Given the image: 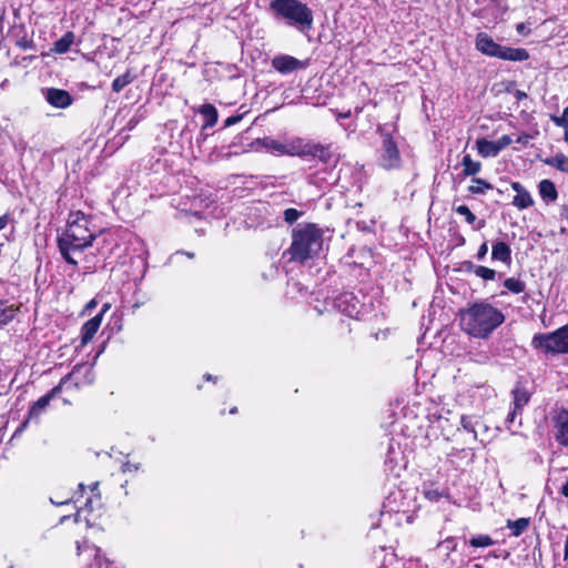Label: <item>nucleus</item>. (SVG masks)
Instances as JSON below:
<instances>
[{
	"instance_id": "3c124183",
	"label": "nucleus",
	"mask_w": 568,
	"mask_h": 568,
	"mask_svg": "<svg viewBox=\"0 0 568 568\" xmlns=\"http://www.w3.org/2000/svg\"><path fill=\"white\" fill-rule=\"evenodd\" d=\"M97 306V302L94 300H91L88 304H87V310H92Z\"/></svg>"
},
{
	"instance_id": "a211bd4d",
	"label": "nucleus",
	"mask_w": 568,
	"mask_h": 568,
	"mask_svg": "<svg viewBox=\"0 0 568 568\" xmlns=\"http://www.w3.org/2000/svg\"><path fill=\"white\" fill-rule=\"evenodd\" d=\"M478 153L484 158H494L497 156L499 150L495 143V141H488L486 139H479L476 142Z\"/></svg>"
},
{
	"instance_id": "49530a36",
	"label": "nucleus",
	"mask_w": 568,
	"mask_h": 568,
	"mask_svg": "<svg viewBox=\"0 0 568 568\" xmlns=\"http://www.w3.org/2000/svg\"><path fill=\"white\" fill-rule=\"evenodd\" d=\"M560 493L562 496L568 498V477H567V480L565 481V484L561 486Z\"/></svg>"
},
{
	"instance_id": "7c9ffc66",
	"label": "nucleus",
	"mask_w": 568,
	"mask_h": 568,
	"mask_svg": "<svg viewBox=\"0 0 568 568\" xmlns=\"http://www.w3.org/2000/svg\"><path fill=\"white\" fill-rule=\"evenodd\" d=\"M504 286L514 294L523 293L526 288L525 283L515 277L506 278L504 282Z\"/></svg>"
},
{
	"instance_id": "a19ab883",
	"label": "nucleus",
	"mask_w": 568,
	"mask_h": 568,
	"mask_svg": "<svg viewBox=\"0 0 568 568\" xmlns=\"http://www.w3.org/2000/svg\"><path fill=\"white\" fill-rule=\"evenodd\" d=\"M139 469H140V464H132L130 462L123 463L122 467H121V470L123 473L138 471Z\"/></svg>"
},
{
	"instance_id": "4be33fe9",
	"label": "nucleus",
	"mask_w": 568,
	"mask_h": 568,
	"mask_svg": "<svg viewBox=\"0 0 568 568\" xmlns=\"http://www.w3.org/2000/svg\"><path fill=\"white\" fill-rule=\"evenodd\" d=\"M135 79V75L130 71L128 70L125 73L116 77L113 82H112V90L115 92V93H119L121 92L126 85H129L130 83H132Z\"/></svg>"
},
{
	"instance_id": "a878e982",
	"label": "nucleus",
	"mask_w": 568,
	"mask_h": 568,
	"mask_svg": "<svg viewBox=\"0 0 568 568\" xmlns=\"http://www.w3.org/2000/svg\"><path fill=\"white\" fill-rule=\"evenodd\" d=\"M462 165L464 168V174L467 176L477 174L481 169V164L474 161L469 154L464 155Z\"/></svg>"
},
{
	"instance_id": "0eeeda50",
	"label": "nucleus",
	"mask_w": 568,
	"mask_h": 568,
	"mask_svg": "<svg viewBox=\"0 0 568 568\" xmlns=\"http://www.w3.org/2000/svg\"><path fill=\"white\" fill-rule=\"evenodd\" d=\"M379 134L382 138L381 146H379V165L385 170H396L402 165V156L394 136L384 131L379 130Z\"/></svg>"
},
{
	"instance_id": "dca6fc26",
	"label": "nucleus",
	"mask_w": 568,
	"mask_h": 568,
	"mask_svg": "<svg viewBox=\"0 0 568 568\" xmlns=\"http://www.w3.org/2000/svg\"><path fill=\"white\" fill-rule=\"evenodd\" d=\"M540 197L546 203L555 202L558 197L557 189L550 180H541L538 185Z\"/></svg>"
},
{
	"instance_id": "f257e3e1",
	"label": "nucleus",
	"mask_w": 568,
	"mask_h": 568,
	"mask_svg": "<svg viewBox=\"0 0 568 568\" xmlns=\"http://www.w3.org/2000/svg\"><path fill=\"white\" fill-rule=\"evenodd\" d=\"M100 231L92 225L91 216L81 211L69 214L65 230L58 237L59 251L70 265H78L77 256L92 246Z\"/></svg>"
},
{
	"instance_id": "20e7f679",
	"label": "nucleus",
	"mask_w": 568,
	"mask_h": 568,
	"mask_svg": "<svg viewBox=\"0 0 568 568\" xmlns=\"http://www.w3.org/2000/svg\"><path fill=\"white\" fill-rule=\"evenodd\" d=\"M270 10L276 19L285 20L300 31L310 30L313 26V11L300 0H272Z\"/></svg>"
},
{
	"instance_id": "b1692460",
	"label": "nucleus",
	"mask_w": 568,
	"mask_h": 568,
	"mask_svg": "<svg viewBox=\"0 0 568 568\" xmlns=\"http://www.w3.org/2000/svg\"><path fill=\"white\" fill-rule=\"evenodd\" d=\"M544 162L564 173H568V156L561 153L547 158Z\"/></svg>"
},
{
	"instance_id": "9b49d317",
	"label": "nucleus",
	"mask_w": 568,
	"mask_h": 568,
	"mask_svg": "<svg viewBox=\"0 0 568 568\" xmlns=\"http://www.w3.org/2000/svg\"><path fill=\"white\" fill-rule=\"evenodd\" d=\"M45 101L58 109H65L72 104L71 94L62 89L48 88L43 90Z\"/></svg>"
},
{
	"instance_id": "e2e57ef3",
	"label": "nucleus",
	"mask_w": 568,
	"mask_h": 568,
	"mask_svg": "<svg viewBox=\"0 0 568 568\" xmlns=\"http://www.w3.org/2000/svg\"><path fill=\"white\" fill-rule=\"evenodd\" d=\"M564 113H565V115H568V106H566V108L564 109Z\"/></svg>"
},
{
	"instance_id": "5fc2aeb1",
	"label": "nucleus",
	"mask_w": 568,
	"mask_h": 568,
	"mask_svg": "<svg viewBox=\"0 0 568 568\" xmlns=\"http://www.w3.org/2000/svg\"><path fill=\"white\" fill-rule=\"evenodd\" d=\"M484 226H485V221H484V220H481V221H479V222H478V224H477V226L475 227V230H480V229H483Z\"/></svg>"
},
{
	"instance_id": "e433bc0d",
	"label": "nucleus",
	"mask_w": 568,
	"mask_h": 568,
	"mask_svg": "<svg viewBox=\"0 0 568 568\" xmlns=\"http://www.w3.org/2000/svg\"><path fill=\"white\" fill-rule=\"evenodd\" d=\"M460 424L465 430H467L474 435V438L477 437V434L475 430V423L473 422L471 417L462 416Z\"/></svg>"
},
{
	"instance_id": "864d4df0",
	"label": "nucleus",
	"mask_w": 568,
	"mask_h": 568,
	"mask_svg": "<svg viewBox=\"0 0 568 568\" xmlns=\"http://www.w3.org/2000/svg\"><path fill=\"white\" fill-rule=\"evenodd\" d=\"M561 216L564 219H567L568 220V206L564 207L562 211H561Z\"/></svg>"
},
{
	"instance_id": "4468645a",
	"label": "nucleus",
	"mask_w": 568,
	"mask_h": 568,
	"mask_svg": "<svg viewBox=\"0 0 568 568\" xmlns=\"http://www.w3.org/2000/svg\"><path fill=\"white\" fill-rule=\"evenodd\" d=\"M491 258L509 265L511 262L510 246L503 241L494 243L491 247Z\"/></svg>"
},
{
	"instance_id": "5701e85b",
	"label": "nucleus",
	"mask_w": 568,
	"mask_h": 568,
	"mask_svg": "<svg viewBox=\"0 0 568 568\" xmlns=\"http://www.w3.org/2000/svg\"><path fill=\"white\" fill-rule=\"evenodd\" d=\"M200 113L204 116L205 126H214L217 122V111L212 104H203L200 108Z\"/></svg>"
},
{
	"instance_id": "f03ea898",
	"label": "nucleus",
	"mask_w": 568,
	"mask_h": 568,
	"mask_svg": "<svg viewBox=\"0 0 568 568\" xmlns=\"http://www.w3.org/2000/svg\"><path fill=\"white\" fill-rule=\"evenodd\" d=\"M504 322V313L487 301L475 302L460 311L462 329L475 338L489 337Z\"/></svg>"
},
{
	"instance_id": "393cba45",
	"label": "nucleus",
	"mask_w": 568,
	"mask_h": 568,
	"mask_svg": "<svg viewBox=\"0 0 568 568\" xmlns=\"http://www.w3.org/2000/svg\"><path fill=\"white\" fill-rule=\"evenodd\" d=\"M529 524L530 519L523 517L517 520H508L507 527L511 530L513 536L518 537L529 527Z\"/></svg>"
},
{
	"instance_id": "8fccbe9b",
	"label": "nucleus",
	"mask_w": 568,
	"mask_h": 568,
	"mask_svg": "<svg viewBox=\"0 0 568 568\" xmlns=\"http://www.w3.org/2000/svg\"><path fill=\"white\" fill-rule=\"evenodd\" d=\"M351 116V111L338 113L337 119H347Z\"/></svg>"
},
{
	"instance_id": "6e6d98bb",
	"label": "nucleus",
	"mask_w": 568,
	"mask_h": 568,
	"mask_svg": "<svg viewBox=\"0 0 568 568\" xmlns=\"http://www.w3.org/2000/svg\"><path fill=\"white\" fill-rule=\"evenodd\" d=\"M109 307H110L109 304H104L99 314H102V316H103L104 313L109 310Z\"/></svg>"
},
{
	"instance_id": "423d86ee",
	"label": "nucleus",
	"mask_w": 568,
	"mask_h": 568,
	"mask_svg": "<svg viewBox=\"0 0 568 568\" xmlns=\"http://www.w3.org/2000/svg\"><path fill=\"white\" fill-rule=\"evenodd\" d=\"M531 346L546 355L568 354V324L551 333L534 335Z\"/></svg>"
},
{
	"instance_id": "4c0bfd02",
	"label": "nucleus",
	"mask_w": 568,
	"mask_h": 568,
	"mask_svg": "<svg viewBox=\"0 0 568 568\" xmlns=\"http://www.w3.org/2000/svg\"><path fill=\"white\" fill-rule=\"evenodd\" d=\"M551 121L559 128H562L565 132L568 131V115L562 114L560 116L551 115Z\"/></svg>"
},
{
	"instance_id": "de8ad7c7",
	"label": "nucleus",
	"mask_w": 568,
	"mask_h": 568,
	"mask_svg": "<svg viewBox=\"0 0 568 568\" xmlns=\"http://www.w3.org/2000/svg\"><path fill=\"white\" fill-rule=\"evenodd\" d=\"M239 121V118L230 116L225 120V126H230Z\"/></svg>"
},
{
	"instance_id": "1a4fd4ad",
	"label": "nucleus",
	"mask_w": 568,
	"mask_h": 568,
	"mask_svg": "<svg viewBox=\"0 0 568 568\" xmlns=\"http://www.w3.org/2000/svg\"><path fill=\"white\" fill-rule=\"evenodd\" d=\"M307 60H298L288 54L276 55L272 60V67L282 74H288L296 70H302L307 68Z\"/></svg>"
},
{
	"instance_id": "c9c22d12",
	"label": "nucleus",
	"mask_w": 568,
	"mask_h": 568,
	"mask_svg": "<svg viewBox=\"0 0 568 568\" xmlns=\"http://www.w3.org/2000/svg\"><path fill=\"white\" fill-rule=\"evenodd\" d=\"M93 509V499L92 498H88L84 506L83 507H79L78 510H77V514L74 515V521L75 523H79L81 521V515L82 513L87 511V513H90L92 511Z\"/></svg>"
},
{
	"instance_id": "680f3d73",
	"label": "nucleus",
	"mask_w": 568,
	"mask_h": 568,
	"mask_svg": "<svg viewBox=\"0 0 568 568\" xmlns=\"http://www.w3.org/2000/svg\"><path fill=\"white\" fill-rule=\"evenodd\" d=\"M236 412H237V408H236V407H233V408L231 409V414H235Z\"/></svg>"
},
{
	"instance_id": "7ed1b4c3",
	"label": "nucleus",
	"mask_w": 568,
	"mask_h": 568,
	"mask_svg": "<svg viewBox=\"0 0 568 568\" xmlns=\"http://www.w3.org/2000/svg\"><path fill=\"white\" fill-rule=\"evenodd\" d=\"M323 247V235L313 224L298 225L293 230L290 260L303 263L316 256Z\"/></svg>"
},
{
	"instance_id": "6ab92c4d",
	"label": "nucleus",
	"mask_w": 568,
	"mask_h": 568,
	"mask_svg": "<svg viewBox=\"0 0 568 568\" xmlns=\"http://www.w3.org/2000/svg\"><path fill=\"white\" fill-rule=\"evenodd\" d=\"M465 265L468 272L475 273L476 276L485 281H493L496 277V271L493 268L481 265H475L471 262H467Z\"/></svg>"
},
{
	"instance_id": "39448f33",
	"label": "nucleus",
	"mask_w": 568,
	"mask_h": 568,
	"mask_svg": "<svg viewBox=\"0 0 568 568\" xmlns=\"http://www.w3.org/2000/svg\"><path fill=\"white\" fill-rule=\"evenodd\" d=\"M475 45L480 53L501 60L525 61L529 58V53L526 49L500 45L485 32H479L476 36Z\"/></svg>"
},
{
	"instance_id": "13d9d810",
	"label": "nucleus",
	"mask_w": 568,
	"mask_h": 568,
	"mask_svg": "<svg viewBox=\"0 0 568 568\" xmlns=\"http://www.w3.org/2000/svg\"><path fill=\"white\" fill-rule=\"evenodd\" d=\"M51 503L54 504V505H64V504H68V500H65V501H54L53 499H51Z\"/></svg>"
},
{
	"instance_id": "603ef678",
	"label": "nucleus",
	"mask_w": 568,
	"mask_h": 568,
	"mask_svg": "<svg viewBox=\"0 0 568 568\" xmlns=\"http://www.w3.org/2000/svg\"><path fill=\"white\" fill-rule=\"evenodd\" d=\"M565 560L568 559V535L565 541V554H564Z\"/></svg>"
},
{
	"instance_id": "58836bf2",
	"label": "nucleus",
	"mask_w": 568,
	"mask_h": 568,
	"mask_svg": "<svg viewBox=\"0 0 568 568\" xmlns=\"http://www.w3.org/2000/svg\"><path fill=\"white\" fill-rule=\"evenodd\" d=\"M70 377V375L64 376L61 382L54 386L48 394H45L51 400L61 392L62 385Z\"/></svg>"
},
{
	"instance_id": "ea45409f",
	"label": "nucleus",
	"mask_w": 568,
	"mask_h": 568,
	"mask_svg": "<svg viewBox=\"0 0 568 568\" xmlns=\"http://www.w3.org/2000/svg\"><path fill=\"white\" fill-rule=\"evenodd\" d=\"M513 142L511 138L509 135H503L497 141H495L499 152L510 145Z\"/></svg>"
},
{
	"instance_id": "052dcab7",
	"label": "nucleus",
	"mask_w": 568,
	"mask_h": 568,
	"mask_svg": "<svg viewBox=\"0 0 568 568\" xmlns=\"http://www.w3.org/2000/svg\"><path fill=\"white\" fill-rule=\"evenodd\" d=\"M205 378H206L207 381H212V379H213V376H212V375H210V374H207V375H205Z\"/></svg>"
},
{
	"instance_id": "09e8293b",
	"label": "nucleus",
	"mask_w": 568,
	"mask_h": 568,
	"mask_svg": "<svg viewBox=\"0 0 568 568\" xmlns=\"http://www.w3.org/2000/svg\"><path fill=\"white\" fill-rule=\"evenodd\" d=\"M515 97H516L517 100H523V99L527 98V94L524 91L516 90Z\"/></svg>"
},
{
	"instance_id": "f3484780",
	"label": "nucleus",
	"mask_w": 568,
	"mask_h": 568,
	"mask_svg": "<svg viewBox=\"0 0 568 568\" xmlns=\"http://www.w3.org/2000/svg\"><path fill=\"white\" fill-rule=\"evenodd\" d=\"M530 394L523 386H516L513 389V405L516 410L523 412V408L529 403Z\"/></svg>"
},
{
	"instance_id": "473e14b6",
	"label": "nucleus",
	"mask_w": 568,
	"mask_h": 568,
	"mask_svg": "<svg viewBox=\"0 0 568 568\" xmlns=\"http://www.w3.org/2000/svg\"><path fill=\"white\" fill-rule=\"evenodd\" d=\"M493 542L488 535H478L469 540V545L476 548H485L493 545Z\"/></svg>"
},
{
	"instance_id": "2f4dec72",
	"label": "nucleus",
	"mask_w": 568,
	"mask_h": 568,
	"mask_svg": "<svg viewBox=\"0 0 568 568\" xmlns=\"http://www.w3.org/2000/svg\"><path fill=\"white\" fill-rule=\"evenodd\" d=\"M84 547H85V550L90 552V555L94 556V564H95L97 568H101L102 562L105 564V568H109L110 561L106 558H102V555H101V551L99 548H97L95 546H89V545H85Z\"/></svg>"
},
{
	"instance_id": "a18cd8bd",
	"label": "nucleus",
	"mask_w": 568,
	"mask_h": 568,
	"mask_svg": "<svg viewBox=\"0 0 568 568\" xmlns=\"http://www.w3.org/2000/svg\"><path fill=\"white\" fill-rule=\"evenodd\" d=\"M9 223V216L7 214L0 216V231L3 230Z\"/></svg>"
},
{
	"instance_id": "bb28decb",
	"label": "nucleus",
	"mask_w": 568,
	"mask_h": 568,
	"mask_svg": "<svg viewBox=\"0 0 568 568\" xmlns=\"http://www.w3.org/2000/svg\"><path fill=\"white\" fill-rule=\"evenodd\" d=\"M493 187L494 186L490 183H488L487 181L479 179V178H474L471 180V185H469V187H468V191L471 194H484L488 190H493Z\"/></svg>"
},
{
	"instance_id": "2eb2a0df",
	"label": "nucleus",
	"mask_w": 568,
	"mask_h": 568,
	"mask_svg": "<svg viewBox=\"0 0 568 568\" xmlns=\"http://www.w3.org/2000/svg\"><path fill=\"white\" fill-rule=\"evenodd\" d=\"M102 322V314H97L82 326V344L89 343L98 332Z\"/></svg>"
},
{
	"instance_id": "c756f323",
	"label": "nucleus",
	"mask_w": 568,
	"mask_h": 568,
	"mask_svg": "<svg viewBox=\"0 0 568 568\" xmlns=\"http://www.w3.org/2000/svg\"><path fill=\"white\" fill-rule=\"evenodd\" d=\"M51 399L44 395L40 397L30 408L29 410V418L38 417L49 405Z\"/></svg>"
},
{
	"instance_id": "0e129e2a",
	"label": "nucleus",
	"mask_w": 568,
	"mask_h": 568,
	"mask_svg": "<svg viewBox=\"0 0 568 568\" xmlns=\"http://www.w3.org/2000/svg\"><path fill=\"white\" fill-rule=\"evenodd\" d=\"M187 257L192 258L194 257V254L193 253H186Z\"/></svg>"
},
{
	"instance_id": "37998d69",
	"label": "nucleus",
	"mask_w": 568,
	"mask_h": 568,
	"mask_svg": "<svg viewBox=\"0 0 568 568\" xmlns=\"http://www.w3.org/2000/svg\"><path fill=\"white\" fill-rule=\"evenodd\" d=\"M487 252H488V245L487 243H483L479 248H478V252H477V258L478 260H483L485 258V256L487 255Z\"/></svg>"
},
{
	"instance_id": "c03bdc74",
	"label": "nucleus",
	"mask_w": 568,
	"mask_h": 568,
	"mask_svg": "<svg viewBox=\"0 0 568 568\" xmlns=\"http://www.w3.org/2000/svg\"><path fill=\"white\" fill-rule=\"evenodd\" d=\"M520 414H521V412L513 408V410L508 414V416L506 418V423L508 424V427H510V425L515 422V418L517 417V415H520Z\"/></svg>"
},
{
	"instance_id": "bf43d9fd",
	"label": "nucleus",
	"mask_w": 568,
	"mask_h": 568,
	"mask_svg": "<svg viewBox=\"0 0 568 568\" xmlns=\"http://www.w3.org/2000/svg\"><path fill=\"white\" fill-rule=\"evenodd\" d=\"M97 488H98V483H94V484L91 486V489H92V491H94Z\"/></svg>"
},
{
	"instance_id": "9d476101",
	"label": "nucleus",
	"mask_w": 568,
	"mask_h": 568,
	"mask_svg": "<svg viewBox=\"0 0 568 568\" xmlns=\"http://www.w3.org/2000/svg\"><path fill=\"white\" fill-rule=\"evenodd\" d=\"M335 307L348 317H356L359 314V302L353 293H343L334 302Z\"/></svg>"
},
{
	"instance_id": "ddd939ff",
	"label": "nucleus",
	"mask_w": 568,
	"mask_h": 568,
	"mask_svg": "<svg viewBox=\"0 0 568 568\" xmlns=\"http://www.w3.org/2000/svg\"><path fill=\"white\" fill-rule=\"evenodd\" d=\"M308 144L300 138L285 141L283 155L307 156V152H310Z\"/></svg>"
},
{
	"instance_id": "c85d7f7f",
	"label": "nucleus",
	"mask_w": 568,
	"mask_h": 568,
	"mask_svg": "<svg viewBox=\"0 0 568 568\" xmlns=\"http://www.w3.org/2000/svg\"><path fill=\"white\" fill-rule=\"evenodd\" d=\"M262 145L273 154L283 155L284 142L271 138H265L262 140Z\"/></svg>"
},
{
	"instance_id": "412c9836",
	"label": "nucleus",
	"mask_w": 568,
	"mask_h": 568,
	"mask_svg": "<svg viewBox=\"0 0 568 568\" xmlns=\"http://www.w3.org/2000/svg\"><path fill=\"white\" fill-rule=\"evenodd\" d=\"M16 308L7 301L0 298V327L10 323L16 316Z\"/></svg>"
},
{
	"instance_id": "f8f14e48",
	"label": "nucleus",
	"mask_w": 568,
	"mask_h": 568,
	"mask_svg": "<svg viewBox=\"0 0 568 568\" xmlns=\"http://www.w3.org/2000/svg\"><path fill=\"white\" fill-rule=\"evenodd\" d=\"M511 187L516 191L513 205L519 210H525L534 204L530 193L518 182H513Z\"/></svg>"
},
{
	"instance_id": "f704fd0d",
	"label": "nucleus",
	"mask_w": 568,
	"mask_h": 568,
	"mask_svg": "<svg viewBox=\"0 0 568 568\" xmlns=\"http://www.w3.org/2000/svg\"><path fill=\"white\" fill-rule=\"evenodd\" d=\"M301 214L302 213L300 211H297L296 209L290 207L284 211V220L286 223L293 224L294 222H296L298 220Z\"/></svg>"
},
{
	"instance_id": "79ce46f5",
	"label": "nucleus",
	"mask_w": 568,
	"mask_h": 568,
	"mask_svg": "<svg viewBox=\"0 0 568 568\" xmlns=\"http://www.w3.org/2000/svg\"><path fill=\"white\" fill-rule=\"evenodd\" d=\"M425 496L427 499H429L430 501H437L439 498H440V493L437 491V490H427L425 493Z\"/></svg>"
},
{
	"instance_id": "6e6552de",
	"label": "nucleus",
	"mask_w": 568,
	"mask_h": 568,
	"mask_svg": "<svg viewBox=\"0 0 568 568\" xmlns=\"http://www.w3.org/2000/svg\"><path fill=\"white\" fill-rule=\"evenodd\" d=\"M554 438L562 446L568 447V409L558 408L551 413Z\"/></svg>"
},
{
	"instance_id": "72a5a7b5",
	"label": "nucleus",
	"mask_w": 568,
	"mask_h": 568,
	"mask_svg": "<svg viewBox=\"0 0 568 568\" xmlns=\"http://www.w3.org/2000/svg\"><path fill=\"white\" fill-rule=\"evenodd\" d=\"M455 211L463 215L467 223L473 224L476 222V215L469 210L467 205H459L455 209Z\"/></svg>"
},
{
	"instance_id": "aec40b11",
	"label": "nucleus",
	"mask_w": 568,
	"mask_h": 568,
	"mask_svg": "<svg viewBox=\"0 0 568 568\" xmlns=\"http://www.w3.org/2000/svg\"><path fill=\"white\" fill-rule=\"evenodd\" d=\"M74 33L71 31L64 33L59 40H57L53 43L52 51L59 54L68 52L71 45L74 43Z\"/></svg>"
},
{
	"instance_id": "4d7b16f0",
	"label": "nucleus",
	"mask_w": 568,
	"mask_h": 568,
	"mask_svg": "<svg viewBox=\"0 0 568 568\" xmlns=\"http://www.w3.org/2000/svg\"><path fill=\"white\" fill-rule=\"evenodd\" d=\"M525 26L523 23L517 26V31L521 33L524 31Z\"/></svg>"
},
{
	"instance_id": "cd10ccee",
	"label": "nucleus",
	"mask_w": 568,
	"mask_h": 568,
	"mask_svg": "<svg viewBox=\"0 0 568 568\" xmlns=\"http://www.w3.org/2000/svg\"><path fill=\"white\" fill-rule=\"evenodd\" d=\"M308 150L307 156L318 158L323 162L329 161L331 154L325 146L321 144H308Z\"/></svg>"
}]
</instances>
